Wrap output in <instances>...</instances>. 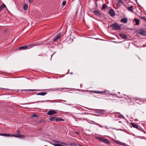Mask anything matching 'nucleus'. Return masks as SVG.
<instances>
[{
  "mask_svg": "<svg viewBox=\"0 0 146 146\" xmlns=\"http://www.w3.org/2000/svg\"><path fill=\"white\" fill-rule=\"evenodd\" d=\"M109 13L110 16L111 17H113L115 15V12L114 10L112 9L110 10Z\"/></svg>",
  "mask_w": 146,
  "mask_h": 146,
  "instance_id": "obj_11",
  "label": "nucleus"
},
{
  "mask_svg": "<svg viewBox=\"0 0 146 146\" xmlns=\"http://www.w3.org/2000/svg\"><path fill=\"white\" fill-rule=\"evenodd\" d=\"M133 100L135 101V102L134 103H137L140 105L143 104L144 102L143 99L139 98H133Z\"/></svg>",
  "mask_w": 146,
  "mask_h": 146,
  "instance_id": "obj_3",
  "label": "nucleus"
},
{
  "mask_svg": "<svg viewBox=\"0 0 146 146\" xmlns=\"http://www.w3.org/2000/svg\"><path fill=\"white\" fill-rule=\"evenodd\" d=\"M92 121V122H94V121Z\"/></svg>",
  "mask_w": 146,
  "mask_h": 146,
  "instance_id": "obj_46",
  "label": "nucleus"
},
{
  "mask_svg": "<svg viewBox=\"0 0 146 146\" xmlns=\"http://www.w3.org/2000/svg\"><path fill=\"white\" fill-rule=\"evenodd\" d=\"M121 4L124 5V4L123 3V1L118 0L117 3L116 5L118 7H120L121 6Z\"/></svg>",
  "mask_w": 146,
  "mask_h": 146,
  "instance_id": "obj_14",
  "label": "nucleus"
},
{
  "mask_svg": "<svg viewBox=\"0 0 146 146\" xmlns=\"http://www.w3.org/2000/svg\"><path fill=\"white\" fill-rule=\"evenodd\" d=\"M66 1H63L62 3V5L63 6H64L66 5Z\"/></svg>",
  "mask_w": 146,
  "mask_h": 146,
  "instance_id": "obj_33",
  "label": "nucleus"
},
{
  "mask_svg": "<svg viewBox=\"0 0 146 146\" xmlns=\"http://www.w3.org/2000/svg\"><path fill=\"white\" fill-rule=\"evenodd\" d=\"M68 89V88H58L57 89L54 88V89H51V90H52V91H56L57 90H59L60 89L63 90H64V89Z\"/></svg>",
  "mask_w": 146,
  "mask_h": 146,
  "instance_id": "obj_17",
  "label": "nucleus"
},
{
  "mask_svg": "<svg viewBox=\"0 0 146 146\" xmlns=\"http://www.w3.org/2000/svg\"><path fill=\"white\" fill-rule=\"evenodd\" d=\"M127 18L125 17L124 18L122 19L120 21L122 23H126L127 22Z\"/></svg>",
  "mask_w": 146,
  "mask_h": 146,
  "instance_id": "obj_15",
  "label": "nucleus"
},
{
  "mask_svg": "<svg viewBox=\"0 0 146 146\" xmlns=\"http://www.w3.org/2000/svg\"><path fill=\"white\" fill-rule=\"evenodd\" d=\"M137 129L143 132L144 133H145V130H143V129L140 126H138V128H137Z\"/></svg>",
  "mask_w": 146,
  "mask_h": 146,
  "instance_id": "obj_24",
  "label": "nucleus"
},
{
  "mask_svg": "<svg viewBox=\"0 0 146 146\" xmlns=\"http://www.w3.org/2000/svg\"><path fill=\"white\" fill-rule=\"evenodd\" d=\"M119 36L121 38L125 39H127L128 38L127 36L126 35L120 33L119 34Z\"/></svg>",
  "mask_w": 146,
  "mask_h": 146,
  "instance_id": "obj_12",
  "label": "nucleus"
},
{
  "mask_svg": "<svg viewBox=\"0 0 146 146\" xmlns=\"http://www.w3.org/2000/svg\"><path fill=\"white\" fill-rule=\"evenodd\" d=\"M22 91H26L28 92L29 91H40V90H33V89H29V90H22Z\"/></svg>",
  "mask_w": 146,
  "mask_h": 146,
  "instance_id": "obj_22",
  "label": "nucleus"
},
{
  "mask_svg": "<svg viewBox=\"0 0 146 146\" xmlns=\"http://www.w3.org/2000/svg\"><path fill=\"white\" fill-rule=\"evenodd\" d=\"M62 101L63 102H66L65 100H62Z\"/></svg>",
  "mask_w": 146,
  "mask_h": 146,
  "instance_id": "obj_42",
  "label": "nucleus"
},
{
  "mask_svg": "<svg viewBox=\"0 0 146 146\" xmlns=\"http://www.w3.org/2000/svg\"><path fill=\"white\" fill-rule=\"evenodd\" d=\"M72 145H75V146L76 145V144H75V143H73Z\"/></svg>",
  "mask_w": 146,
  "mask_h": 146,
  "instance_id": "obj_40",
  "label": "nucleus"
},
{
  "mask_svg": "<svg viewBox=\"0 0 146 146\" xmlns=\"http://www.w3.org/2000/svg\"><path fill=\"white\" fill-rule=\"evenodd\" d=\"M28 8V6L27 4H25L23 6V9L25 10H26Z\"/></svg>",
  "mask_w": 146,
  "mask_h": 146,
  "instance_id": "obj_26",
  "label": "nucleus"
},
{
  "mask_svg": "<svg viewBox=\"0 0 146 146\" xmlns=\"http://www.w3.org/2000/svg\"><path fill=\"white\" fill-rule=\"evenodd\" d=\"M99 112L100 114H104V110H99Z\"/></svg>",
  "mask_w": 146,
  "mask_h": 146,
  "instance_id": "obj_29",
  "label": "nucleus"
},
{
  "mask_svg": "<svg viewBox=\"0 0 146 146\" xmlns=\"http://www.w3.org/2000/svg\"><path fill=\"white\" fill-rule=\"evenodd\" d=\"M131 124L133 127L135 128L136 129H137V128H138V125L136 123H131Z\"/></svg>",
  "mask_w": 146,
  "mask_h": 146,
  "instance_id": "obj_16",
  "label": "nucleus"
},
{
  "mask_svg": "<svg viewBox=\"0 0 146 146\" xmlns=\"http://www.w3.org/2000/svg\"><path fill=\"white\" fill-rule=\"evenodd\" d=\"M6 6L3 3L0 6V13L2 10L3 8L5 7Z\"/></svg>",
  "mask_w": 146,
  "mask_h": 146,
  "instance_id": "obj_20",
  "label": "nucleus"
},
{
  "mask_svg": "<svg viewBox=\"0 0 146 146\" xmlns=\"http://www.w3.org/2000/svg\"><path fill=\"white\" fill-rule=\"evenodd\" d=\"M57 118L56 117H52L50 118L49 119V120L50 121H57Z\"/></svg>",
  "mask_w": 146,
  "mask_h": 146,
  "instance_id": "obj_19",
  "label": "nucleus"
},
{
  "mask_svg": "<svg viewBox=\"0 0 146 146\" xmlns=\"http://www.w3.org/2000/svg\"><path fill=\"white\" fill-rule=\"evenodd\" d=\"M28 48V46H24L19 47L18 49L20 50H24Z\"/></svg>",
  "mask_w": 146,
  "mask_h": 146,
  "instance_id": "obj_13",
  "label": "nucleus"
},
{
  "mask_svg": "<svg viewBox=\"0 0 146 146\" xmlns=\"http://www.w3.org/2000/svg\"><path fill=\"white\" fill-rule=\"evenodd\" d=\"M113 29L117 31H118L121 29V27L117 23H113L110 26Z\"/></svg>",
  "mask_w": 146,
  "mask_h": 146,
  "instance_id": "obj_2",
  "label": "nucleus"
},
{
  "mask_svg": "<svg viewBox=\"0 0 146 146\" xmlns=\"http://www.w3.org/2000/svg\"><path fill=\"white\" fill-rule=\"evenodd\" d=\"M49 101V100H46V101H44V100L40 101H37L35 102H34V103H38V102H43L44 101Z\"/></svg>",
  "mask_w": 146,
  "mask_h": 146,
  "instance_id": "obj_32",
  "label": "nucleus"
},
{
  "mask_svg": "<svg viewBox=\"0 0 146 146\" xmlns=\"http://www.w3.org/2000/svg\"><path fill=\"white\" fill-rule=\"evenodd\" d=\"M0 135L4 136H7V137H11L13 136L16 137H24V136L23 135H21L20 134H18L17 135H11L7 133H1L0 134Z\"/></svg>",
  "mask_w": 146,
  "mask_h": 146,
  "instance_id": "obj_1",
  "label": "nucleus"
},
{
  "mask_svg": "<svg viewBox=\"0 0 146 146\" xmlns=\"http://www.w3.org/2000/svg\"><path fill=\"white\" fill-rule=\"evenodd\" d=\"M61 35L60 33H59L56 35L54 37L52 41L53 42H56L58 41L59 39L60 38Z\"/></svg>",
  "mask_w": 146,
  "mask_h": 146,
  "instance_id": "obj_5",
  "label": "nucleus"
},
{
  "mask_svg": "<svg viewBox=\"0 0 146 146\" xmlns=\"http://www.w3.org/2000/svg\"><path fill=\"white\" fill-rule=\"evenodd\" d=\"M96 139H99L102 142L107 144L108 145H110V142L106 138H102L100 137H96Z\"/></svg>",
  "mask_w": 146,
  "mask_h": 146,
  "instance_id": "obj_4",
  "label": "nucleus"
},
{
  "mask_svg": "<svg viewBox=\"0 0 146 146\" xmlns=\"http://www.w3.org/2000/svg\"><path fill=\"white\" fill-rule=\"evenodd\" d=\"M123 116L122 114L119 115L117 116L118 117L122 118H123Z\"/></svg>",
  "mask_w": 146,
  "mask_h": 146,
  "instance_id": "obj_31",
  "label": "nucleus"
},
{
  "mask_svg": "<svg viewBox=\"0 0 146 146\" xmlns=\"http://www.w3.org/2000/svg\"><path fill=\"white\" fill-rule=\"evenodd\" d=\"M140 34L143 35H146V30L142 29H140L139 31Z\"/></svg>",
  "mask_w": 146,
  "mask_h": 146,
  "instance_id": "obj_9",
  "label": "nucleus"
},
{
  "mask_svg": "<svg viewBox=\"0 0 146 146\" xmlns=\"http://www.w3.org/2000/svg\"><path fill=\"white\" fill-rule=\"evenodd\" d=\"M123 143L119 142V143H119L120 145H121V144H122Z\"/></svg>",
  "mask_w": 146,
  "mask_h": 146,
  "instance_id": "obj_39",
  "label": "nucleus"
},
{
  "mask_svg": "<svg viewBox=\"0 0 146 146\" xmlns=\"http://www.w3.org/2000/svg\"><path fill=\"white\" fill-rule=\"evenodd\" d=\"M140 18L141 19L144 20L146 22V18L145 17L141 16L140 17Z\"/></svg>",
  "mask_w": 146,
  "mask_h": 146,
  "instance_id": "obj_28",
  "label": "nucleus"
},
{
  "mask_svg": "<svg viewBox=\"0 0 146 146\" xmlns=\"http://www.w3.org/2000/svg\"><path fill=\"white\" fill-rule=\"evenodd\" d=\"M67 104V105H71L70 104Z\"/></svg>",
  "mask_w": 146,
  "mask_h": 146,
  "instance_id": "obj_45",
  "label": "nucleus"
},
{
  "mask_svg": "<svg viewBox=\"0 0 146 146\" xmlns=\"http://www.w3.org/2000/svg\"><path fill=\"white\" fill-rule=\"evenodd\" d=\"M133 6H130L127 7V9L129 11H131V12L133 13Z\"/></svg>",
  "mask_w": 146,
  "mask_h": 146,
  "instance_id": "obj_21",
  "label": "nucleus"
},
{
  "mask_svg": "<svg viewBox=\"0 0 146 146\" xmlns=\"http://www.w3.org/2000/svg\"><path fill=\"white\" fill-rule=\"evenodd\" d=\"M77 91H83V92H84V90H80V89H78Z\"/></svg>",
  "mask_w": 146,
  "mask_h": 146,
  "instance_id": "obj_37",
  "label": "nucleus"
},
{
  "mask_svg": "<svg viewBox=\"0 0 146 146\" xmlns=\"http://www.w3.org/2000/svg\"><path fill=\"white\" fill-rule=\"evenodd\" d=\"M57 112L53 110H49L47 113V114L49 115H51L53 114L57 113Z\"/></svg>",
  "mask_w": 146,
  "mask_h": 146,
  "instance_id": "obj_8",
  "label": "nucleus"
},
{
  "mask_svg": "<svg viewBox=\"0 0 146 146\" xmlns=\"http://www.w3.org/2000/svg\"><path fill=\"white\" fill-rule=\"evenodd\" d=\"M121 145L124 146H126V144L125 143H123L122 144H121Z\"/></svg>",
  "mask_w": 146,
  "mask_h": 146,
  "instance_id": "obj_35",
  "label": "nucleus"
},
{
  "mask_svg": "<svg viewBox=\"0 0 146 146\" xmlns=\"http://www.w3.org/2000/svg\"><path fill=\"white\" fill-rule=\"evenodd\" d=\"M33 0H29V3H33Z\"/></svg>",
  "mask_w": 146,
  "mask_h": 146,
  "instance_id": "obj_34",
  "label": "nucleus"
},
{
  "mask_svg": "<svg viewBox=\"0 0 146 146\" xmlns=\"http://www.w3.org/2000/svg\"><path fill=\"white\" fill-rule=\"evenodd\" d=\"M54 142L57 143H54L52 144L54 146H64L62 145L61 144H63L65 145L66 144L65 143H62L60 142L59 141H58L56 140H54Z\"/></svg>",
  "mask_w": 146,
  "mask_h": 146,
  "instance_id": "obj_7",
  "label": "nucleus"
},
{
  "mask_svg": "<svg viewBox=\"0 0 146 146\" xmlns=\"http://www.w3.org/2000/svg\"><path fill=\"white\" fill-rule=\"evenodd\" d=\"M75 133H76V134H78V132H77V131H75Z\"/></svg>",
  "mask_w": 146,
  "mask_h": 146,
  "instance_id": "obj_41",
  "label": "nucleus"
},
{
  "mask_svg": "<svg viewBox=\"0 0 146 146\" xmlns=\"http://www.w3.org/2000/svg\"><path fill=\"white\" fill-rule=\"evenodd\" d=\"M134 21H135L136 22V24L137 25H138L140 21L139 19H137L136 18L134 19Z\"/></svg>",
  "mask_w": 146,
  "mask_h": 146,
  "instance_id": "obj_23",
  "label": "nucleus"
},
{
  "mask_svg": "<svg viewBox=\"0 0 146 146\" xmlns=\"http://www.w3.org/2000/svg\"><path fill=\"white\" fill-rule=\"evenodd\" d=\"M55 52H54L53 54H52L51 56V58H52V56H53L54 55V54L55 53Z\"/></svg>",
  "mask_w": 146,
  "mask_h": 146,
  "instance_id": "obj_38",
  "label": "nucleus"
},
{
  "mask_svg": "<svg viewBox=\"0 0 146 146\" xmlns=\"http://www.w3.org/2000/svg\"><path fill=\"white\" fill-rule=\"evenodd\" d=\"M124 1H126L127 0H124Z\"/></svg>",
  "mask_w": 146,
  "mask_h": 146,
  "instance_id": "obj_47",
  "label": "nucleus"
},
{
  "mask_svg": "<svg viewBox=\"0 0 146 146\" xmlns=\"http://www.w3.org/2000/svg\"><path fill=\"white\" fill-rule=\"evenodd\" d=\"M40 44H31L28 45L27 46H28V48H29L30 47H32L33 46H35L39 45Z\"/></svg>",
  "mask_w": 146,
  "mask_h": 146,
  "instance_id": "obj_25",
  "label": "nucleus"
},
{
  "mask_svg": "<svg viewBox=\"0 0 146 146\" xmlns=\"http://www.w3.org/2000/svg\"><path fill=\"white\" fill-rule=\"evenodd\" d=\"M47 93L45 92H43L40 93H38L36 94L37 95L44 96L47 94Z\"/></svg>",
  "mask_w": 146,
  "mask_h": 146,
  "instance_id": "obj_18",
  "label": "nucleus"
},
{
  "mask_svg": "<svg viewBox=\"0 0 146 146\" xmlns=\"http://www.w3.org/2000/svg\"><path fill=\"white\" fill-rule=\"evenodd\" d=\"M93 92L95 93L98 94L104 93L105 94H108L109 93V92L108 91H107V90H106V91L105 90L104 91H94Z\"/></svg>",
  "mask_w": 146,
  "mask_h": 146,
  "instance_id": "obj_10",
  "label": "nucleus"
},
{
  "mask_svg": "<svg viewBox=\"0 0 146 146\" xmlns=\"http://www.w3.org/2000/svg\"><path fill=\"white\" fill-rule=\"evenodd\" d=\"M69 73L71 74H73L72 72H69Z\"/></svg>",
  "mask_w": 146,
  "mask_h": 146,
  "instance_id": "obj_43",
  "label": "nucleus"
},
{
  "mask_svg": "<svg viewBox=\"0 0 146 146\" xmlns=\"http://www.w3.org/2000/svg\"><path fill=\"white\" fill-rule=\"evenodd\" d=\"M7 89V90H9V89Z\"/></svg>",
  "mask_w": 146,
  "mask_h": 146,
  "instance_id": "obj_48",
  "label": "nucleus"
},
{
  "mask_svg": "<svg viewBox=\"0 0 146 146\" xmlns=\"http://www.w3.org/2000/svg\"><path fill=\"white\" fill-rule=\"evenodd\" d=\"M64 121V120L62 118H57V121Z\"/></svg>",
  "mask_w": 146,
  "mask_h": 146,
  "instance_id": "obj_30",
  "label": "nucleus"
},
{
  "mask_svg": "<svg viewBox=\"0 0 146 146\" xmlns=\"http://www.w3.org/2000/svg\"><path fill=\"white\" fill-rule=\"evenodd\" d=\"M79 146H83V145H79Z\"/></svg>",
  "mask_w": 146,
  "mask_h": 146,
  "instance_id": "obj_44",
  "label": "nucleus"
},
{
  "mask_svg": "<svg viewBox=\"0 0 146 146\" xmlns=\"http://www.w3.org/2000/svg\"><path fill=\"white\" fill-rule=\"evenodd\" d=\"M36 116V115L35 114H33V117H35Z\"/></svg>",
  "mask_w": 146,
  "mask_h": 146,
  "instance_id": "obj_36",
  "label": "nucleus"
},
{
  "mask_svg": "<svg viewBox=\"0 0 146 146\" xmlns=\"http://www.w3.org/2000/svg\"><path fill=\"white\" fill-rule=\"evenodd\" d=\"M95 15L98 16L99 17H101L102 16V13L101 12L100 10H95L93 11Z\"/></svg>",
  "mask_w": 146,
  "mask_h": 146,
  "instance_id": "obj_6",
  "label": "nucleus"
},
{
  "mask_svg": "<svg viewBox=\"0 0 146 146\" xmlns=\"http://www.w3.org/2000/svg\"><path fill=\"white\" fill-rule=\"evenodd\" d=\"M108 6L107 5H106L105 4H104L103 5V6L102 7V9H105L108 8Z\"/></svg>",
  "mask_w": 146,
  "mask_h": 146,
  "instance_id": "obj_27",
  "label": "nucleus"
}]
</instances>
